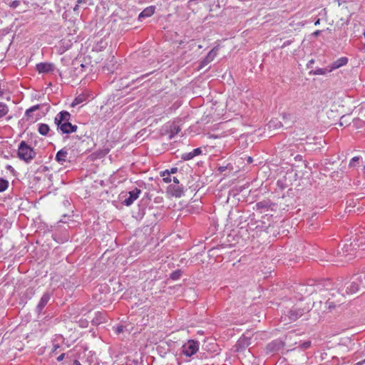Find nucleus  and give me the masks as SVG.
I'll list each match as a JSON object with an SVG mask.
<instances>
[{
    "label": "nucleus",
    "mask_w": 365,
    "mask_h": 365,
    "mask_svg": "<svg viewBox=\"0 0 365 365\" xmlns=\"http://www.w3.org/2000/svg\"><path fill=\"white\" fill-rule=\"evenodd\" d=\"M36 155V152L25 141L23 140L19 143L17 150V156L20 160L26 163H30Z\"/></svg>",
    "instance_id": "obj_1"
},
{
    "label": "nucleus",
    "mask_w": 365,
    "mask_h": 365,
    "mask_svg": "<svg viewBox=\"0 0 365 365\" xmlns=\"http://www.w3.org/2000/svg\"><path fill=\"white\" fill-rule=\"evenodd\" d=\"M355 274H354L349 281L344 283L343 287L338 289V293L344 297L346 294H353L361 289L358 280H356Z\"/></svg>",
    "instance_id": "obj_2"
},
{
    "label": "nucleus",
    "mask_w": 365,
    "mask_h": 365,
    "mask_svg": "<svg viewBox=\"0 0 365 365\" xmlns=\"http://www.w3.org/2000/svg\"><path fill=\"white\" fill-rule=\"evenodd\" d=\"M359 245L355 240L349 244H344L341 248V251L339 252L341 256L347 257V260L353 259L356 256V247H359Z\"/></svg>",
    "instance_id": "obj_3"
},
{
    "label": "nucleus",
    "mask_w": 365,
    "mask_h": 365,
    "mask_svg": "<svg viewBox=\"0 0 365 365\" xmlns=\"http://www.w3.org/2000/svg\"><path fill=\"white\" fill-rule=\"evenodd\" d=\"M307 312H308V309L305 308L294 307L287 312V314H285L284 317H282V319H284V321H287L288 319L289 322H295Z\"/></svg>",
    "instance_id": "obj_4"
},
{
    "label": "nucleus",
    "mask_w": 365,
    "mask_h": 365,
    "mask_svg": "<svg viewBox=\"0 0 365 365\" xmlns=\"http://www.w3.org/2000/svg\"><path fill=\"white\" fill-rule=\"evenodd\" d=\"M199 349V342L197 341L189 340L182 346V353L187 356H191Z\"/></svg>",
    "instance_id": "obj_5"
},
{
    "label": "nucleus",
    "mask_w": 365,
    "mask_h": 365,
    "mask_svg": "<svg viewBox=\"0 0 365 365\" xmlns=\"http://www.w3.org/2000/svg\"><path fill=\"white\" fill-rule=\"evenodd\" d=\"M71 118V115L69 112L66 110H62L59 112L54 118V123L57 125V128L59 127L63 123H67L70 121Z\"/></svg>",
    "instance_id": "obj_6"
},
{
    "label": "nucleus",
    "mask_w": 365,
    "mask_h": 365,
    "mask_svg": "<svg viewBox=\"0 0 365 365\" xmlns=\"http://www.w3.org/2000/svg\"><path fill=\"white\" fill-rule=\"evenodd\" d=\"M255 207L257 210H259L261 212L263 210H267L269 209L274 211L276 210V204L267 199L257 202Z\"/></svg>",
    "instance_id": "obj_7"
},
{
    "label": "nucleus",
    "mask_w": 365,
    "mask_h": 365,
    "mask_svg": "<svg viewBox=\"0 0 365 365\" xmlns=\"http://www.w3.org/2000/svg\"><path fill=\"white\" fill-rule=\"evenodd\" d=\"M140 193H141V190L137 187H135L133 190L129 191L128 192L129 196H128V197L125 198L123 200V204L126 206L131 205L133 203V202L138 198L139 195Z\"/></svg>",
    "instance_id": "obj_8"
},
{
    "label": "nucleus",
    "mask_w": 365,
    "mask_h": 365,
    "mask_svg": "<svg viewBox=\"0 0 365 365\" xmlns=\"http://www.w3.org/2000/svg\"><path fill=\"white\" fill-rule=\"evenodd\" d=\"M168 192L175 197H180L184 194V187L179 185H170L168 187Z\"/></svg>",
    "instance_id": "obj_9"
},
{
    "label": "nucleus",
    "mask_w": 365,
    "mask_h": 365,
    "mask_svg": "<svg viewBox=\"0 0 365 365\" xmlns=\"http://www.w3.org/2000/svg\"><path fill=\"white\" fill-rule=\"evenodd\" d=\"M36 68L40 73H47L54 70V65L50 63H39L36 64Z\"/></svg>",
    "instance_id": "obj_10"
},
{
    "label": "nucleus",
    "mask_w": 365,
    "mask_h": 365,
    "mask_svg": "<svg viewBox=\"0 0 365 365\" xmlns=\"http://www.w3.org/2000/svg\"><path fill=\"white\" fill-rule=\"evenodd\" d=\"M43 106H46V111H48L50 108V106L46 104H37L27 109L25 112V116L26 117V119L33 120V113L37 110L41 109Z\"/></svg>",
    "instance_id": "obj_11"
},
{
    "label": "nucleus",
    "mask_w": 365,
    "mask_h": 365,
    "mask_svg": "<svg viewBox=\"0 0 365 365\" xmlns=\"http://www.w3.org/2000/svg\"><path fill=\"white\" fill-rule=\"evenodd\" d=\"M58 130H60L63 134H70L72 133H75L77 130V125H72L70 122L67 123H63L59 127L57 128Z\"/></svg>",
    "instance_id": "obj_12"
},
{
    "label": "nucleus",
    "mask_w": 365,
    "mask_h": 365,
    "mask_svg": "<svg viewBox=\"0 0 365 365\" xmlns=\"http://www.w3.org/2000/svg\"><path fill=\"white\" fill-rule=\"evenodd\" d=\"M51 299V294L48 292H46L43 294L41 297L37 307H36V312L40 314L43 308L46 307V305L48 304V301Z\"/></svg>",
    "instance_id": "obj_13"
},
{
    "label": "nucleus",
    "mask_w": 365,
    "mask_h": 365,
    "mask_svg": "<svg viewBox=\"0 0 365 365\" xmlns=\"http://www.w3.org/2000/svg\"><path fill=\"white\" fill-rule=\"evenodd\" d=\"M218 48L214 47L205 56V58L201 61L200 66L203 67L210 63L217 54Z\"/></svg>",
    "instance_id": "obj_14"
},
{
    "label": "nucleus",
    "mask_w": 365,
    "mask_h": 365,
    "mask_svg": "<svg viewBox=\"0 0 365 365\" xmlns=\"http://www.w3.org/2000/svg\"><path fill=\"white\" fill-rule=\"evenodd\" d=\"M284 342L280 340H275L268 344L267 350L269 352H276L284 347Z\"/></svg>",
    "instance_id": "obj_15"
},
{
    "label": "nucleus",
    "mask_w": 365,
    "mask_h": 365,
    "mask_svg": "<svg viewBox=\"0 0 365 365\" xmlns=\"http://www.w3.org/2000/svg\"><path fill=\"white\" fill-rule=\"evenodd\" d=\"M68 154V149L63 148L57 152L55 159L58 163L63 165L67 161Z\"/></svg>",
    "instance_id": "obj_16"
},
{
    "label": "nucleus",
    "mask_w": 365,
    "mask_h": 365,
    "mask_svg": "<svg viewBox=\"0 0 365 365\" xmlns=\"http://www.w3.org/2000/svg\"><path fill=\"white\" fill-rule=\"evenodd\" d=\"M342 304L341 299H337L336 301L332 300L331 298H328V299L325 302L324 312H331L332 309H335L336 306H339Z\"/></svg>",
    "instance_id": "obj_17"
},
{
    "label": "nucleus",
    "mask_w": 365,
    "mask_h": 365,
    "mask_svg": "<svg viewBox=\"0 0 365 365\" xmlns=\"http://www.w3.org/2000/svg\"><path fill=\"white\" fill-rule=\"evenodd\" d=\"M348 63V58L346 57H341L336 61H334L331 65L329 66L330 68L329 70V72L337 69L344 65H346Z\"/></svg>",
    "instance_id": "obj_18"
},
{
    "label": "nucleus",
    "mask_w": 365,
    "mask_h": 365,
    "mask_svg": "<svg viewBox=\"0 0 365 365\" xmlns=\"http://www.w3.org/2000/svg\"><path fill=\"white\" fill-rule=\"evenodd\" d=\"M250 345V339L248 337H241L237 342V350L244 349Z\"/></svg>",
    "instance_id": "obj_19"
},
{
    "label": "nucleus",
    "mask_w": 365,
    "mask_h": 365,
    "mask_svg": "<svg viewBox=\"0 0 365 365\" xmlns=\"http://www.w3.org/2000/svg\"><path fill=\"white\" fill-rule=\"evenodd\" d=\"M154 12H155V7H153V6L147 7L142 12L140 13V14L138 16V19L141 20L143 18L150 17L154 14Z\"/></svg>",
    "instance_id": "obj_20"
},
{
    "label": "nucleus",
    "mask_w": 365,
    "mask_h": 365,
    "mask_svg": "<svg viewBox=\"0 0 365 365\" xmlns=\"http://www.w3.org/2000/svg\"><path fill=\"white\" fill-rule=\"evenodd\" d=\"M38 127V131L41 135L46 136L49 134L50 128L48 125L46 123H39Z\"/></svg>",
    "instance_id": "obj_21"
},
{
    "label": "nucleus",
    "mask_w": 365,
    "mask_h": 365,
    "mask_svg": "<svg viewBox=\"0 0 365 365\" xmlns=\"http://www.w3.org/2000/svg\"><path fill=\"white\" fill-rule=\"evenodd\" d=\"M355 276L356 277V280L359 282V284L361 287V289L365 288V272H361L358 274H355Z\"/></svg>",
    "instance_id": "obj_22"
},
{
    "label": "nucleus",
    "mask_w": 365,
    "mask_h": 365,
    "mask_svg": "<svg viewBox=\"0 0 365 365\" xmlns=\"http://www.w3.org/2000/svg\"><path fill=\"white\" fill-rule=\"evenodd\" d=\"M86 98L87 97L85 94H80L73 100L71 105V107H75L76 106L85 102L86 101Z\"/></svg>",
    "instance_id": "obj_23"
},
{
    "label": "nucleus",
    "mask_w": 365,
    "mask_h": 365,
    "mask_svg": "<svg viewBox=\"0 0 365 365\" xmlns=\"http://www.w3.org/2000/svg\"><path fill=\"white\" fill-rule=\"evenodd\" d=\"M180 130L181 129L179 125H178L175 123H173L170 125V132L169 138L172 139L175 135H177L180 131Z\"/></svg>",
    "instance_id": "obj_24"
},
{
    "label": "nucleus",
    "mask_w": 365,
    "mask_h": 365,
    "mask_svg": "<svg viewBox=\"0 0 365 365\" xmlns=\"http://www.w3.org/2000/svg\"><path fill=\"white\" fill-rule=\"evenodd\" d=\"M9 112L8 106L3 103H0V118L6 115Z\"/></svg>",
    "instance_id": "obj_25"
},
{
    "label": "nucleus",
    "mask_w": 365,
    "mask_h": 365,
    "mask_svg": "<svg viewBox=\"0 0 365 365\" xmlns=\"http://www.w3.org/2000/svg\"><path fill=\"white\" fill-rule=\"evenodd\" d=\"M9 187V181L0 178V192L5 191Z\"/></svg>",
    "instance_id": "obj_26"
},
{
    "label": "nucleus",
    "mask_w": 365,
    "mask_h": 365,
    "mask_svg": "<svg viewBox=\"0 0 365 365\" xmlns=\"http://www.w3.org/2000/svg\"><path fill=\"white\" fill-rule=\"evenodd\" d=\"M182 275V272L181 270L180 269H178V270H175L174 272H173L170 275V278L173 280H177L178 279H180V277H181Z\"/></svg>",
    "instance_id": "obj_27"
},
{
    "label": "nucleus",
    "mask_w": 365,
    "mask_h": 365,
    "mask_svg": "<svg viewBox=\"0 0 365 365\" xmlns=\"http://www.w3.org/2000/svg\"><path fill=\"white\" fill-rule=\"evenodd\" d=\"M177 172H178V168H172L170 170H165L161 172V176H165V175H170V174H174V173H176Z\"/></svg>",
    "instance_id": "obj_28"
},
{
    "label": "nucleus",
    "mask_w": 365,
    "mask_h": 365,
    "mask_svg": "<svg viewBox=\"0 0 365 365\" xmlns=\"http://www.w3.org/2000/svg\"><path fill=\"white\" fill-rule=\"evenodd\" d=\"M329 70L327 68H317L313 71L314 75H324L326 74Z\"/></svg>",
    "instance_id": "obj_29"
},
{
    "label": "nucleus",
    "mask_w": 365,
    "mask_h": 365,
    "mask_svg": "<svg viewBox=\"0 0 365 365\" xmlns=\"http://www.w3.org/2000/svg\"><path fill=\"white\" fill-rule=\"evenodd\" d=\"M195 156L192 155V152L185 153L182 155L181 158L184 160H190L192 159Z\"/></svg>",
    "instance_id": "obj_30"
},
{
    "label": "nucleus",
    "mask_w": 365,
    "mask_h": 365,
    "mask_svg": "<svg viewBox=\"0 0 365 365\" xmlns=\"http://www.w3.org/2000/svg\"><path fill=\"white\" fill-rule=\"evenodd\" d=\"M20 1L14 0L9 4V6L12 9H16L20 5Z\"/></svg>",
    "instance_id": "obj_31"
},
{
    "label": "nucleus",
    "mask_w": 365,
    "mask_h": 365,
    "mask_svg": "<svg viewBox=\"0 0 365 365\" xmlns=\"http://www.w3.org/2000/svg\"><path fill=\"white\" fill-rule=\"evenodd\" d=\"M303 288H305L306 292H307V293H309L310 294H312L314 291V287H312V286H309V287H305L304 286H302V289H301L302 291Z\"/></svg>",
    "instance_id": "obj_32"
},
{
    "label": "nucleus",
    "mask_w": 365,
    "mask_h": 365,
    "mask_svg": "<svg viewBox=\"0 0 365 365\" xmlns=\"http://www.w3.org/2000/svg\"><path fill=\"white\" fill-rule=\"evenodd\" d=\"M359 157H354V158L351 160V161H350V163H349V166H350V167H354V166H355V163H356V162H358V161H359Z\"/></svg>",
    "instance_id": "obj_33"
},
{
    "label": "nucleus",
    "mask_w": 365,
    "mask_h": 365,
    "mask_svg": "<svg viewBox=\"0 0 365 365\" xmlns=\"http://www.w3.org/2000/svg\"><path fill=\"white\" fill-rule=\"evenodd\" d=\"M192 152V155H194L195 157V156L201 154L202 150L200 148H197L194 149Z\"/></svg>",
    "instance_id": "obj_34"
},
{
    "label": "nucleus",
    "mask_w": 365,
    "mask_h": 365,
    "mask_svg": "<svg viewBox=\"0 0 365 365\" xmlns=\"http://www.w3.org/2000/svg\"><path fill=\"white\" fill-rule=\"evenodd\" d=\"M311 345V342L309 341H304L301 344L302 349H306L309 348Z\"/></svg>",
    "instance_id": "obj_35"
},
{
    "label": "nucleus",
    "mask_w": 365,
    "mask_h": 365,
    "mask_svg": "<svg viewBox=\"0 0 365 365\" xmlns=\"http://www.w3.org/2000/svg\"><path fill=\"white\" fill-rule=\"evenodd\" d=\"M124 329H125V327L120 325V326H118L117 327L115 331H116L117 334H120V333L123 332Z\"/></svg>",
    "instance_id": "obj_36"
},
{
    "label": "nucleus",
    "mask_w": 365,
    "mask_h": 365,
    "mask_svg": "<svg viewBox=\"0 0 365 365\" xmlns=\"http://www.w3.org/2000/svg\"><path fill=\"white\" fill-rule=\"evenodd\" d=\"M163 180L167 183L170 182L172 181V178H171L170 175H165V176H163Z\"/></svg>",
    "instance_id": "obj_37"
},
{
    "label": "nucleus",
    "mask_w": 365,
    "mask_h": 365,
    "mask_svg": "<svg viewBox=\"0 0 365 365\" xmlns=\"http://www.w3.org/2000/svg\"><path fill=\"white\" fill-rule=\"evenodd\" d=\"M292 42H293L292 40L286 41H284L283 43V44L282 45L281 48H285V47L289 46Z\"/></svg>",
    "instance_id": "obj_38"
},
{
    "label": "nucleus",
    "mask_w": 365,
    "mask_h": 365,
    "mask_svg": "<svg viewBox=\"0 0 365 365\" xmlns=\"http://www.w3.org/2000/svg\"><path fill=\"white\" fill-rule=\"evenodd\" d=\"M227 169V166H220L218 168V170L220 172V173H223L224 171H225Z\"/></svg>",
    "instance_id": "obj_39"
},
{
    "label": "nucleus",
    "mask_w": 365,
    "mask_h": 365,
    "mask_svg": "<svg viewBox=\"0 0 365 365\" xmlns=\"http://www.w3.org/2000/svg\"><path fill=\"white\" fill-rule=\"evenodd\" d=\"M64 356H65V354L64 353L61 354L60 356H58L57 357V361H61L64 359Z\"/></svg>",
    "instance_id": "obj_40"
},
{
    "label": "nucleus",
    "mask_w": 365,
    "mask_h": 365,
    "mask_svg": "<svg viewBox=\"0 0 365 365\" xmlns=\"http://www.w3.org/2000/svg\"><path fill=\"white\" fill-rule=\"evenodd\" d=\"M6 170H8L11 171V173H14V168H13L11 165H7L6 166Z\"/></svg>",
    "instance_id": "obj_41"
},
{
    "label": "nucleus",
    "mask_w": 365,
    "mask_h": 365,
    "mask_svg": "<svg viewBox=\"0 0 365 365\" xmlns=\"http://www.w3.org/2000/svg\"><path fill=\"white\" fill-rule=\"evenodd\" d=\"M59 348L58 344H54L53 348L52 349V353H56V350Z\"/></svg>",
    "instance_id": "obj_42"
},
{
    "label": "nucleus",
    "mask_w": 365,
    "mask_h": 365,
    "mask_svg": "<svg viewBox=\"0 0 365 365\" xmlns=\"http://www.w3.org/2000/svg\"><path fill=\"white\" fill-rule=\"evenodd\" d=\"M294 159L296 160H302V156L301 155H297L295 157H294Z\"/></svg>",
    "instance_id": "obj_43"
},
{
    "label": "nucleus",
    "mask_w": 365,
    "mask_h": 365,
    "mask_svg": "<svg viewBox=\"0 0 365 365\" xmlns=\"http://www.w3.org/2000/svg\"><path fill=\"white\" fill-rule=\"evenodd\" d=\"M172 180L175 183L174 185L180 184L179 180L176 177H174Z\"/></svg>",
    "instance_id": "obj_44"
},
{
    "label": "nucleus",
    "mask_w": 365,
    "mask_h": 365,
    "mask_svg": "<svg viewBox=\"0 0 365 365\" xmlns=\"http://www.w3.org/2000/svg\"><path fill=\"white\" fill-rule=\"evenodd\" d=\"M320 34H321V31H320V30H317L316 31H314V32L313 33V36H319Z\"/></svg>",
    "instance_id": "obj_45"
},
{
    "label": "nucleus",
    "mask_w": 365,
    "mask_h": 365,
    "mask_svg": "<svg viewBox=\"0 0 365 365\" xmlns=\"http://www.w3.org/2000/svg\"><path fill=\"white\" fill-rule=\"evenodd\" d=\"M247 162L250 163H252V158L251 157H248L247 158Z\"/></svg>",
    "instance_id": "obj_46"
},
{
    "label": "nucleus",
    "mask_w": 365,
    "mask_h": 365,
    "mask_svg": "<svg viewBox=\"0 0 365 365\" xmlns=\"http://www.w3.org/2000/svg\"><path fill=\"white\" fill-rule=\"evenodd\" d=\"M319 23H320V19H318L315 21L314 24L317 26V25H319Z\"/></svg>",
    "instance_id": "obj_47"
},
{
    "label": "nucleus",
    "mask_w": 365,
    "mask_h": 365,
    "mask_svg": "<svg viewBox=\"0 0 365 365\" xmlns=\"http://www.w3.org/2000/svg\"><path fill=\"white\" fill-rule=\"evenodd\" d=\"M314 59L310 60V61H309L308 66H309V64H312V63H314Z\"/></svg>",
    "instance_id": "obj_48"
},
{
    "label": "nucleus",
    "mask_w": 365,
    "mask_h": 365,
    "mask_svg": "<svg viewBox=\"0 0 365 365\" xmlns=\"http://www.w3.org/2000/svg\"><path fill=\"white\" fill-rule=\"evenodd\" d=\"M148 75H149V73H146L145 75H143L140 78H143L148 76Z\"/></svg>",
    "instance_id": "obj_49"
},
{
    "label": "nucleus",
    "mask_w": 365,
    "mask_h": 365,
    "mask_svg": "<svg viewBox=\"0 0 365 365\" xmlns=\"http://www.w3.org/2000/svg\"><path fill=\"white\" fill-rule=\"evenodd\" d=\"M4 92L2 91H0V97L2 96Z\"/></svg>",
    "instance_id": "obj_50"
},
{
    "label": "nucleus",
    "mask_w": 365,
    "mask_h": 365,
    "mask_svg": "<svg viewBox=\"0 0 365 365\" xmlns=\"http://www.w3.org/2000/svg\"><path fill=\"white\" fill-rule=\"evenodd\" d=\"M299 24L300 26H304V23L301 22V23H299Z\"/></svg>",
    "instance_id": "obj_51"
},
{
    "label": "nucleus",
    "mask_w": 365,
    "mask_h": 365,
    "mask_svg": "<svg viewBox=\"0 0 365 365\" xmlns=\"http://www.w3.org/2000/svg\"><path fill=\"white\" fill-rule=\"evenodd\" d=\"M81 68H84V67H85V65H84V64H83V63H81Z\"/></svg>",
    "instance_id": "obj_52"
},
{
    "label": "nucleus",
    "mask_w": 365,
    "mask_h": 365,
    "mask_svg": "<svg viewBox=\"0 0 365 365\" xmlns=\"http://www.w3.org/2000/svg\"><path fill=\"white\" fill-rule=\"evenodd\" d=\"M272 123H273V122H272V121H271V122H269V127H271V126H272Z\"/></svg>",
    "instance_id": "obj_53"
},
{
    "label": "nucleus",
    "mask_w": 365,
    "mask_h": 365,
    "mask_svg": "<svg viewBox=\"0 0 365 365\" xmlns=\"http://www.w3.org/2000/svg\"><path fill=\"white\" fill-rule=\"evenodd\" d=\"M320 291H322V292H327L325 289H323V290H322V289H320Z\"/></svg>",
    "instance_id": "obj_54"
},
{
    "label": "nucleus",
    "mask_w": 365,
    "mask_h": 365,
    "mask_svg": "<svg viewBox=\"0 0 365 365\" xmlns=\"http://www.w3.org/2000/svg\"><path fill=\"white\" fill-rule=\"evenodd\" d=\"M326 261H327V262H329V261H331V259H326Z\"/></svg>",
    "instance_id": "obj_55"
}]
</instances>
